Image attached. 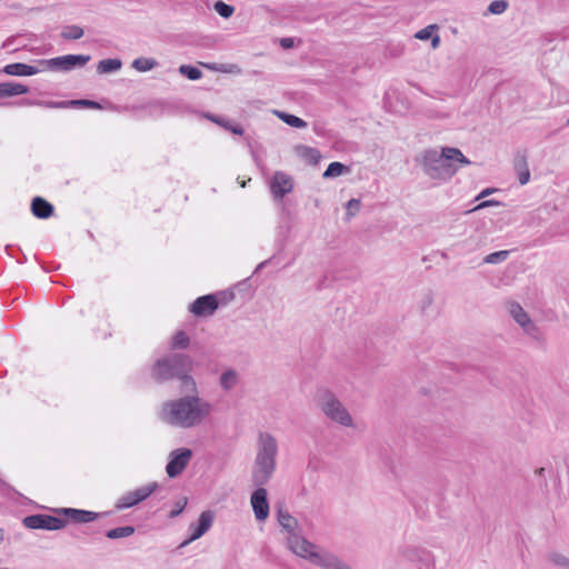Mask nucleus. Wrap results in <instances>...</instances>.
<instances>
[{
  "mask_svg": "<svg viewBox=\"0 0 569 569\" xmlns=\"http://www.w3.org/2000/svg\"><path fill=\"white\" fill-rule=\"evenodd\" d=\"M26 261H27L26 254H22V257L17 260V262L20 263V264L24 263Z\"/></svg>",
  "mask_w": 569,
  "mask_h": 569,
  "instance_id": "nucleus-58",
  "label": "nucleus"
},
{
  "mask_svg": "<svg viewBox=\"0 0 569 569\" xmlns=\"http://www.w3.org/2000/svg\"><path fill=\"white\" fill-rule=\"evenodd\" d=\"M13 249H14V246L12 244H7L6 246V252L9 254V256H13Z\"/></svg>",
  "mask_w": 569,
  "mask_h": 569,
  "instance_id": "nucleus-57",
  "label": "nucleus"
},
{
  "mask_svg": "<svg viewBox=\"0 0 569 569\" xmlns=\"http://www.w3.org/2000/svg\"><path fill=\"white\" fill-rule=\"evenodd\" d=\"M83 34H84L83 28H81L80 26H77V24L66 26L61 32V37L64 40H78L81 37H83Z\"/></svg>",
  "mask_w": 569,
  "mask_h": 569,
  "instance_id": "nucleus-33",
  "label": "nucleus"
},
{
  "mask_svg": "<svg viewBox=\"0 0 569 569\" xmlns=\"http://www.w3.org/2000/svg\"><path fill=\"white\" fill-rule=\"evenodd\" d=\"M437 29V26H427L426 28L419 30L417 33H416V38L419 39V40H428L430 39L432 36H433V31Z\"/></svg>",
  "mask_w": 569,
  "mask_h": 569,
  "instance_id": "nucleus-42",
  "label": "nucleus"
},
{
  "mask_svg": "<svg viewBox=\"0 0 569 569\" xmlns=\"http://www.w3.org/2000/svg\"><path fill=\"white\" fill-rule=\"evenodd\" d=\"M220 295L223 297V303H227L234 298V293L232 291H222Z\"/></svg>",
  "mask_w": 569,
  "mask_h": 569,
  "instance_id": "nucleus-53",
  "label": "nucleus"
},
{
  "mask_svg": "<svg viewBox=\"0 0 569 569\" xmlns=\"http://www.w3.org/2000/svg\"><path fill=\"white\" fill-rule=\"evenodd\" d=\"M511 317L515 319L517 323L520 326L523 325V322L529 321L528 313L523 310V308L518 302H511L509 308Z\"/></svg>",
  "mask_w": 569,
  "mask_h": 569,
  "instance_id": "nucleus-31",
  "label": "nucleus"
},
{
  "mask_svg": "<svg viewBox=\"0 0 569 569\" xmlns=\"http://www.w3.org/2000/svg\"><path fill=\"white\" fill-rule=\"evenodd\" d=\"M295 187L293 178L283 172L276 171L270 180V192L276 201H281Z\"/></svg>",
  "mask_w": 569,
  "mask_h": 569,
  "instance_id": "nucleus-10",
  "label": "nucleus"
},
{
  "mask_svg": "<svg viewBox=\"0 0 569 569\" xmlns=\"http://www.w3.org/2000/svg\"><path fill=\"white\" fill-rule=\"evenodd\" d=\"M29 92L30 88L22 83L12 81L0 83V99L27 94Z\"/></svg>",
  "mask_w": 569,
  "mask_h": 569,
  "instance_id": "nucleus-20",
  "label": "nucleus"
},
{
  "mask_svg": "<svg viewBox=\"0 0 569 569\" xmlns=\"http://www.w3.org/2000/svg\"><path fill=\"white\" fill-rule=\"evenodd\" d=\"M508 8V2L506 0H495L492 1L487 11L491 14H501L503 13Z\"/></svg>",
  "mask_w": 569,
  "mask_h": 569,
  "instance_id": "nucleus-39",
  "label": "nucleus"
},
{
  "mask_svg": "<svg viewBox=\"0 0 569 569\" xmlns=\"http://www.w3.org/2000/svg\"><path fill=\"white\" fill-rule=\"evenodd\" d=\"M496 191H497V189H496V188H487V189L482 190V191L477 196L476 200L481 199V198H485V197H487V196H489V194H491V193H493V192H496Z\"/></svg>",
  "mask_w": 569,
  "mask_h": 569,
  "instance_id": "nucleus-51",
  "label": "nucleus"
},
{
  "mask_svg": "<svg viewBox=\"0 0 569 569\" xmlns=\"http://www.w3.org/2000/svg\"><path fill=\"white\" fill-rule=\"evenodd\" d=\"M549 560L556 566H561V567H566L569 569V558H567L566 556H563L561 553H558V552L550 553Z\"/></svg>",
  "mask_w": 569,
  "mask_h": 569,
  "instance_id": "nucleus-40",
  "label": "nucleus"
},
{
  "mask_svg": "<svg viewBox=\"0 0 569 569\" xmlns=\"http://www.w3.org/2000/svg\"><path fill=\"white\" fill-rule=\"evenodd\" d=\"M158 488V482L152 481L132 491H128L117 500L114 507L117 510L132 508L147 500Z\"/></svg>",
  "mask_w": 569,
  "mask_h": 569,
  "instance_id": "nucleus-7",
  "label": "nucleus"
},
{
  "mask_svg": "<svg viewBox=\"0 0 569 569\" xmlns=\"http://www.w3.org/2000/svg\"><path fill=\"white\" fill-rule=\"evenodd\" d=\"M136 531V528L133 526H123V527H117L112 528L106 531V537L109 539H120V538H127L133 535Z\"/></svg>",
  "mask_w": 569,
  "mask_h": 569,
  "instance_id": "nucleus-29",
  "label": "nucleus"
},
{
  "mask_svg": "<svg viewBox=\"0 0 569 569\" xmlns=\"http://www.w3.org/2000/svg\"><path fill=\"white\" fill-rule=\"evenodd\" d=\"M46 513H33L22 519V525L32 530H44Z\"/></svg>",
  "mask_w": 569,
  "mask_h": 569,
  "instance_id": "nucleus-26",
  "label": "nucleus"
},
{
  "mask_svg": "<svg viewBox=\"0 0 569 569\" xmlns=\"http://www.w3.org/2000/svg\"><path fill=\"white\" fill-rule=\"evenodd\" d=\"M301 558L323 569H352L348 563L329 552H318L309 549Z\"/></svg>",
  "mask_w": 569,
  "mask_h": 569,
  "instance_id": "nucleus-9",
  "label": "nucleus"
},
{
  "mask_svg": "<svg viewBox=\"0 0 569 569\" xmlns=\"http://www.w3.org/2000/svg\"><path fill=\"white\" fill-rule=\"evenodd\" d=\"M178 399L168 400L162 403L159 419L176 428L190 429L202 425L210 416L212 405L199 396L196 385L194 391H180Z\"/></svg>",
  "mask_w": 569,
  "mask_h": 569,
  "instance_id": "nucleus-1",
  "label": "nucleus"
},
{
  "mask_svg": "<svg viewBox=\"0 0 569 569\" xmlns=\"http://www.w3.org/2000/svg\"><path fill=\"white\" fill-rule=\"evenodd\" d=\"M54 513L66 517L68 521H72L74 523L92 522L100 517V513L94 511L66 507L54 509Z\"/></svg>",
  "mask_w": 569,
  "mask_h": 569,
  "instance_id": "nucleus-15",
  "label": "nucleus"
},
{
  "mask_svg": "<svg viewBox=\"0 0 569 569\" xmlns=\"http://www.w3.org/2000/svg\"><path fill=\"white\" fill-rule=\"evenodd\" d=\"M523 331L532 337H536V333L538 332V328L537 326L535 325V322H532V320L529 318V321L528 322H523V325H521Z\"/></svg>",
  "mask_w": 569,
  "mask_h": 569,
  "instance_id": "nucleus-47",
  "label": "nucleus"
},
{
  "mask_svg": "<svg viewBox=\"0 0 569 569\" xmlns=\"http://www.w3.org/2000/svg\"><path fill=\"white\" fill-rule=\"evenodd\" d=\"M54 61H56V58H51V59H39V60H36V62L38 63V66L40 67V71L41 70H50V71H56V64H54Z\"/></svg>",
  "mask_w": 569,
  "mask_h": 569,
  "instance_id": "nucleus-43",
  "label": "nucleus"
},
{
  "mask_svg": "<svg viewBox=\"0 0 569 569\" xmlns=\"http://www.w3.org/2000/svg\"><path fill=\"white\" fill-rule=\"evenodd\" d=\"M219 308V300L217 295L209 293L198 297L193 302L189 305V312L196 317H209L212 316Z\"/></svg>",
  "mask_w": 569,
  "mask_h": 569,
  "instance_id": "nucleus-12",
  "label": "nucleus"
},
{
  "mask_svg": "<svg viewBox=\"0 0 569 569\" xmlns=\"http://www.w3.org/2000/svg\"><path fill=\"white\" fill-rule=\"evenodd\" d=\"M432 301H433L432 296L430 293L427 295L425 300H423L422 308L425 309L426 307L430 306L432 303Z\"/></svg>",
  "mask_w": 569,
  "mask_h": 569,
  "instance_id": "nucleus-55",
  "label": "nucleus"
},
{
  "mask_svg": "<svg viewBox=\"0 0 569 569\" xmlns=\"http://www.w3.org/2000/svg\"><path fill=\"white\" fill-rule=\"evenodd\" d=\"M122 61L118 58L103 59L98 62L97 72L100 74L112 73L120 70Z\"/></svg>",
  "mask_w": 569,
  "mask_h": 569,
  "instance_id": "nucleus-23",
  "label": "nucleus"
},
{
  "mask_svg": "<svg viewBox=\"0 0 569 569\" xmlns=\"http://www.w3.org/2000/svg\"><path fill=\"white\" fill-rule=\"evenodd\" d=\"M430 39H431V47L433 49L438 48V46L440 44V37H439V34H435Z\"/></svg>",
  "mask_w": 569,
  "mask_h": 569,
  "instance_id": "nucleus-54",
  "label": "nucleus"
},
{
  "mask_svg": "<svg viewBox=\"0 0 569 569\" xmlns=\"http://www.w3.org/2000/svg\"><path fill=\"white\" fill-rule=\"evenodd\" d=\"M509 253L510 252L508 250H500V251L491 252L485 257L483 262L490 263V264L500 263L509 257Z\"/></svg>",
  "mask_w": 569,
  "mask_h": 569,
  "instance_id": "nucleus-38",
  "label": "nucleus"
},
{
  "mask_svg": "<svg viewBox=\"0 0 569 569\" xmlns=\"http://www.w3.org/2000/svg\"><path fill=\"white\" fill-rule=\"evenodd\" d=\"M499 206H502V202H500V201H498V200H495V199L483 200V201H481L480 203H478V204L472 209V211H477V210H480V209H483V208H488V207H499Z\"/></svg>",
  "mask_w": 569,
  "mask_h": 569,
  "instance_id": "nucleus-45",
  "label": "nucleus"
},
{
  "mask_svg": "<svg viewBox=\"0 0 569 569\" xmlns=\"http://www.w3.org/2000/svg\"><path fill=\"white\" fill-rule=\"evenodd\" d=\"M207 118L209 120H211L212 122L217 123L218 126L224 128L226 130L232 132L233 134H237V136H242L244 130L243 128L236 123H231L230 120L223 118V117H220V116H217V114H208Z\"/></svg>",
  "mask_w": 569,
  "mask_h": 569,
  "instance_id": "nucleus-22",
  "label": "nucleus"
},
{
  "mask_svg": "<svg viewBox=\"0 0 569 569\" xmlns=\"http://www.w3.org/2000/svg\"><path fill=\"white\" fill-rule=\"evenodd\" d=\"M204 68L209 69V70H212V71H227L224 66L221 64V66H218L216 63H201Z\"/></svg>",
  "mask_w": 569,
  "mask_h": 569,
  "instance_id": "nucleus-50",
  "label": "nucleus"
},
{
  "mask_svg": "<svg viewBox=\"0 0 569 569\" xmlns=\"http://www.w3.org/2000/svg\"><path fill=\"white\" fill-rule=\"evenodd\" d=\"M276 114L279 117V119H281L286 124L292 127V128H297V129H302V128H306L307 127V122L295 116V114H291V113H288V112H284V111H276Z\"/></svg>",
  "mask_w": 569,
  "mask_h": 569,
  "instance_id": "nucleus-27",
  "label": "nucleus"
},
{
  "mask_svg": "<svg viewBox=\"0 0 569 569\" xmlns=\"http://www.w3.org/2000/svg\"><path fill=\"white\" fill-rule=\"evenodd\" d=\"M278 445L276 438L269 432H260L258 451L252 466L251 482L263 487L272 478L276 470Z\"/></svg>",
  "mask_w": 569,
  "mask_h": 569,
  "instance_id": "nucleus-3",
  "label": "nucleus"
},
{
  "mask_svg": "<svg viewBox=\"0 0 569 569\" xmlns=\"http://www.w3.org/2000/svg\"><path fill=\"white\" fill-rule=\"evenodd\" d=\"M219 383L222 390L230 391L238 383V372L234 369H227L220 376Z\"/></svg>",
  "mask_w": 569,
  "mask_h": 569,
  "instance_id": "nucleus-25",
  "label": "nucleus"
},
{
  "mask_svg": "<svg viewBox=\"0 0 569 569\" xmlns=\"http://www.w3.org/2000/svg\"><path fill=\"white\" fill-rule=\"evenodd\" d=\"M361 207V201L359 199H350L347 202V216H355Z\"/></svg>",
  "mask_w": 569,
  "mask_h": 569,
  "instance_id": "nucleus-44",
  "label": "nucleus"
},
{
  "mask_svg": "<svg viewBox=\"0 0 569 569\" xmlns=\"http://www.w3.org/2000/svg\"><path fill=\"white\" fill-rule=\"evenodd\" d=\"M193 452L189 448H178L169 453L166 472L169 478L179 477L189 465Z\"/></svg>",
  "mask_w": 569,
  "mask_h": 569,
  "instance_id": "nucleus-8",
  "label": "nucleus"
},
{
  "mask_svg": "<svg viewBox=\"0 0 569 569\" xmlns=\"http://www.w3.org/2000/svg\"><path fill=\"white\" fill-rule=\"evenodd\" d=\"M297 154L301 157L308 164L316 166L321 159V153L318 149L308 146H297Z\"/></svg>",
  "mask_w": 569,
  "mask_h": 569,
  "instance_id": "nucleus-21",
  "label": "nucleus"
},
{
  "mask_svg": "<svg viewBox=\"0 0 569 569\" xmlns=\"http://www.w3.org/2000/svg\"><path fill=\"white\" fill-rule=\"evenodd\" d=\"M188 503V499L186 497L181 498L176 502L174 508L169 512V518H176L178 517L186 508Z\"/></svg>",
  "mask_w": 569,
  "mask_h": 569,
  "instance_id": "nucleus-41",
  "label": "nucleus"
},
{
  "mask_svg": "<svg viewBox=\"0 0 569 569\" xmlns=\"http://www.w3.org/2000/svg\"><path fill=\"white\" fill-rule=\"evenodd\" d=\"M537 472H538L540 476H541V475H543V472H545V468H540L539 470H537Z\"/></svg>",
  "mask_w": 569,
  "mask_h": 569,
  "instance_id": "nucleus-60",
  "label": "nucleus"
},
{
  "mask_svg": "<svg viewBox=\"0 0 569 569\" xmlns=\"http://www.w3.org/2000/svg\"><path fill=\"white\" fill-rule=\"evenodd\" d=\"M68 523L67 518H61L52 515H46L44 530L56 531L63 529Z\"/></svg>",
  "mask_w": 569,
  "mask_h": 569,
  "instance_id": "nucleus-28",
  "label": "nucleus"
},
{
  "mask_svg": "<svg viewBox=\"0 0 569 569\" xmlns=\"http://www.w3.org/2000/svg\"><path fill=\"white\" fill-rule=\"evenodd\" d=\"M193 360L186 353H172L158 359L151 369V377L159 383L178 379L179 391H194L196 380L190 375Z\"/></svg>",
  "mask_w": 569,
  "mask_h": 569,
  "instance_id": "nucleus-2",
  "label": "nucleus"
},
{
  "mask_svg": "<svg viewBox=\"0 0 569 569\" xmlns=\"http://www.w3.org/2000/svg\"><path fill=\"white\" fill-rule=\"evenodd\" d=\"M273 258H274V256H273V257H271V258H269V259H267V260H264V261H262V262H260V263L256 267V269H254L253 273H258V272H260L261 270H263V268H264L268 263H270V262H271V260H272Z\"/></svg>",
  "mask_w": 569,
  "mask_h": 569,
  "instance_id": "nucleus-52",
  "label": "nucleus"
},
{
  "mask_svg": "<svg viewBox=\"0 0 569 569\" xmlns=\"http://www.w3.org/2000/svg\"><path fill=\"white\" fill-rule=\"evenodd\" d=\"M91 60L89 54H66L56 57V71L69 72L84 67Z\"/></svg>",
  "mask_w": 569,
  "mask_h": 569,
  "instance_id": "nucleus-16",
  "label": "nucleus"
},
{
  "mask_svg": "<svg viewBox=\"0 0 569 569\" xmlns=\"http://www.w3.org/2000/svg\"><path fill=\"white\" fill-rule=\"evenodd\" d=\"M13 41H14V37L7 39L3 43V48L10 47L11 44H13Z\"/></svg>",
  "mask_w": 569,
  "mask_h": 569,
  "instance_id": "nucleus-56",
  "label": "nucleus"
},
{
  "mask_svg": "<svg viewBox=\"0 0 569 569\" xmlns=\"http://www.w3.org/2000/svg\"><path fill=\"white\" fill-rule=\"evenodd\" d=\"M256 490L251 493L250 502L258 521H264L269 517L270 507L268 501V492L261 486H254Z\"/></svg>",
  "mask_w": 569,
  "mask_h": 569,
  "instance_id": "nucleus-14",
  "label": "nucleus"
},
{
  "mask_svg": "<svg viewBox=\"0 0 569 569\" xmlns=\"http://www.w3.org/2000/svg\"><path fill=\"white\" fill-rule=\"evenodd\" d=\"M566 124L569 127V118L567 119Z\"/></svg>",
  "mask_w": 569,
  "mask_h": 569,
  "instance_id": "nucleus-61",
  "label": "nucleus"
},
{
  "mask_svg": "<svg viewBox=\"0 0 569 569\" xmlns=\"http://www.w3.org/2000/svg\"><path fill=\"white\" fill-rule=\"evenodd\" d=\"M513 168L517 173L529 169L526 150L517 151L515 159H513Z\"/></svg>",
  "mask_w": 569,
  "mask_h": 569,
  "instance_id": "nucleus-37",
  "label": "nucleus"
},
{
  "mask_svg": "<svg viewBox=\"0 0 569 569\" xmlns=\"http://www.w3.org/2000/svg\"><path fill=\"white\" fill-rule=\"evenodd\" d=\"M179 73L189 80H199L202 77V71L198 67L191 64H181L179 67Z\"/></svg>",
  "mask_w": 569,
  "mask_h": 569,
  "instance_id": "nucleus-34",
  "label": "nucleus"
},
{
  "mask_svg": "<svg viewBox=\"0 0 569 569\" xmlns=\"http://www.w3.org/2000/svg\"><path fill=\"white\" fill-rule=\"evenodd\" d=\"M213 9L220 17L224 19L230 18L234 12V7L226 3L222 0L216 1L213 4Z\"/></svg>",
  "mask_w": 569,
  "mask_h": 569,
  "instance_id": "nucleus-36",
  "label": "nucleus"
},
{
  "mask_svg": "<svg viewBox=\"0 0 569 569\" xmlns=\"http://www.w3.org/2000/svg\"><path fill=\"white\" fill-rule=\"evenodd\" d=\"M279 44L284 50L292 49L296 46V39L290 37L281 38Z\"/></svg>",
  "mask_w": 569,
  "mask_h": 569,
  "instance_id": "nucleus-48",
  "label": "nucleus"
},
{
  "mask_svg": "<svg viewBox=\"0 0 569 569\" xmlns=\"http://www.w3.org/2000/svg\"><path fill=\"white\" fill-rule=\"evenodd\" d=\"M2 72L13 77H31L40 72V69L23 62H14L6 64Z\"/></svg>",
  "mask_w": 569,
  "mask_h": 569,
  "instance_id": "nucleus-18",
  "label": "nucleus"
},
{
  "mask_svg": "<svg viewBox=\"0 0 569 569\" xmlns=\"http://www.w3.org/2000/svg\"><path fill=\"white\" fill-rule=\"evenodd\" d=\"M518 179H519V183L521 186H525L526 183H528L530 180V170L528 169L526 171L518 172Z\"/></svg>",
  "mask_w": 569,
  "mask_h": 569,
  "instance_id": "nucleus-49",
  "label": "nucleus"
},
{
  "mask_svg": "<svg viewBox=\"0 0 569 569\" xmlns=\"http://www.w3.org/2000/svg\"><path fill=\"white\" fill-rule=\"evenodd\" d=\"M423 172L435 180H449L459 169V166L450 162L449 153L446 147L438 152L435 149H428L422 156Z\"/></svg>",
  "mask_w": 569,
  "mask_h": 569,
  "instance_id": "nucleus-5",
  "label": "nucleus"
},
{
  "mask_svg": "<svg viewBox=\"0 0 569 569\" xmlns=\"http://www.w3.org/2000/svg\"><path fill=\"white\" fill-rule=\"evenodd\" d=\"M189 345L190 338L183 330L177 331L170 342L171 349H186Z\"/></svg>",
  "mask_w": 569,
  "mask_h": 569,
  "instance_id": "nucleus-32",
  "label": "nucleus"
},
{
  "mask_svg": "<svg viewBox=\"0 0 569 569\" xmlns=\"http://www.w3.org/2000/svg\"><path fill=\"white\" fill-rule=\"evenodd\" d=\"M350 172V168L342 162L333 161L329 163L327 169L322 173L323 179L336 178Z\"/></svg>",
  "mask_w": 569,
  "mask_h": 569,
  "instance_id": "nucleus-24",
  "label": "nucleus"
},
{
  "mask_svg": "<svg viewBox=\"0 0 569 569\" xmlns=\"http://www.w3.org/2000/svg\"><path fill=\"white\" fill-rule=\"evenodd\" d=\"M274 512L278 523L288 532L287 546L297 556L302 557L309 549H316V545L307 540L298 532V520L284 508L283 502H277Z\"/></svg>",
  "mask_w": 569,
  "mask_h": 569,
  "instance_id": "nucleus-4",
  "label": "nucleus"
},
{
  "mask_svg": "<svg viewBox=\"0 0 569 569\" xmlns=\"http://www.w3.org/2000/svg\"><path fill=\"white\" fill-rule=\"evenodd\" d=\"M446 152L449 153L450 162L457 164H470L471 161L465 157V154L458 149L453 147H446Z\"/></svg>",
  "mask_w": 569,
  "mask_h": 569,
  "instance_id": "nucleus-35",
  "label": "nucleus"
},
{
  "mask_svg": "<svg viewBox=\"0 0 569 569\" xmlns=\"http://www.w3.org/2000/svg\"><path fill=\"white\" fill-rule=\"evenodd\" d=\"M402 556L411 562H417L419 569H436V558L426 548L407 547L403 549Z\"/></svg>",
  "mask_w": 569,
  "mask_h": 569,
  "instance_id": "nucleus-13",
  "label": "nucleus"
},
{
  "mask_svg": "<svg viewBox=\"0 0 569 569\" xmlns=\"http://www.w3.org/2000/svg\"><path fill=\"white\" fill-rule=\"evenodd\" d=\"M52 109H66V108H89V109H102V106L98 101L89 99H76L68 101H57L48 103Z\"/></svg>",
  "mask_w": 569,
  "mask_h": 569,
  "instance_id": "nucleus-19",
  "label": "nucleus"
},
{
  "mask_svg": "<svg viewBox=\"0 0 569 569\" xmlns=\"http://www.w3.org/2000/svg\"><path fill=\"white\" fill-rule=\"evenodd\" d=\"M4 539V530L2 528H0V543L3 541Z\"/></svg>",
  "mask_w": 569,
  "mask_h": 569,
  "instance_id": "nucleus-59",
  "label": "nucleus"
},
{
  "mask_svg": "<svg viewBox=\"0 0 569 569\" xmlns=\"http://www.w3.org/2000/svg\"><path fill=\"white\" fill-rule=\"evenodd\" d=\"M316 401L323 415L330 420L343 426L352 427L353 420L337 396L328 388H320L316 393Z\"/></svg>",
  "mask_w": 569,
  "mask_h": 569,
  "instance_id": "nucleus-6",
  "label": "nucleus"
},
{
  "mask_svg": "<svg viewBox=\"0 0 569 569\" xmlns=\"http://www.w3.org/2000/svg\"><path fill=\"white\" fill-rule=\"evenodd\" d=\"M30 210L38 219H49L54 213L53 204L40 196L31 200Z\"/></svg>",
  "mask_w": 569,
  "mask_h": 569,
  "instance_id": "nucleus-17",
  "label": "nucleus"
},
{
  "mask_svg": "<svg viewBox=\"0 0 569 569\" xmlns=\"http://www.w3.org/2000/svg\"><path fill=\"white\" fill-rule=\"evenodd\" d=\"M214 520V512L212 510L202 511L199 516L198 521L191 522L189 525L190 536L187 540H184L179 548H183L190 542L201 538L212 526Z\"/></svg>",
  "mask_w": 569,
  "mask_h": 569,
  "instance_id": "nucleus-11",
  "label": "nucleus"
},
{
  "mask_svg": "<svg viewBox=\"0 0 569 569\" xmlns=\"http://www.w3.org/2000/svg\"><path fill=\"white\" fill-rule=\"evenodd\" d=\"M158 66V61L153 58L140 57L132 61V68L140 72H147Z\"/></svg>",
  "mask_w": 569,
  "mask_h": 569,
  "instance_id": "nucleus-30",
  "label": "nucleus"
},
{
  "mask_svg": "<svg viewBox=\"0 0 569 569\" xmlns=\"http://www.w3.org/2000/svg\"><path fill=\"white\" fill-rule=\"evenodd\" d=\"M52 101H42V100H31V99H21L19 104L20 106H41L46 108H50L48 103H51Z\"/></svg>",
  "mask_w": 569,
  "mask_h": 569,
  "instance_id": "nucleus-46",
  "label": "nucleus"
}]
</instances>
